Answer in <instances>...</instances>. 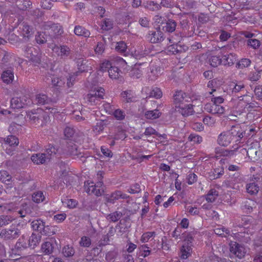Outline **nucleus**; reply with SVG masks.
I'll list each match as a JSON object with an SVG mask.
<instances>
[{"label":"nucleus","mask_w":262,"mask_h":262,"mask_svg":"<svg viewBox=\"0 0 262 262\" xmlns=\"http://www.w3.org/2000/svg\"><path fill=\"white\" fill-rule=\"evenodd\" d=\"M44 28L46 35L48 36V38H50L53 45L56 42H58V39L63 33V30L60 25L52 22L45 25Z\"/></svg>","instance_id":"f257e3e1"},{"label":"nucleus","mask_w":262,"mask_h":262,"mask_svg":"<svg viewBox=\"0 0 262 262\" xmlns=\"http://www.w3.org/2000/svg\"><path fill=\"white\" fill-rule=\"evenodd\" d=\"M27 117L29 118L31 124L43 126L47 122L49 116L41 108L34 110L27 113Z\"/></svg>","instance_id":"f03ea898"},{"label":"nucleus","mask_w":262,"mask_h":262,"mask_svg":"<svg viewBox=\"0 0 262 262\" xmlns=\"http://www.w3.org/2000/svg\"><path fill=\"white\" fill-rule=\"evenodd\" d=\"M24 52L25 57L29 61L35 64L40 63L41 53L38 47L28 45L25 47Z\"/></svg>","instance_id":"7ed1b4c3"},{"label":"nucleus","mask_w":262,"mask_h":262,"mask_svg":"<svg viewBox=\"0 0 262 262\" xmlns=\"http://www.w3.org/2000/svg\"><path fill=\"white\" fill-rule=\"evenodd\" d=\"M20 235V230L15 226L10 228L3 229L0 232V237L6 241L15 239Z\"/></svg>","instance_id":"20e7f679"},{"label":"nucleus","mask_w":262,"mask_h":262,"mask_svg":"<svg viewBox=\"0 0 262 262\" xmlns=\"http://www.w3.org/2000/svg\"><path fill=\"white\" fill-rule=\"evenodd\" d=\"M19 23L18 24V31L23 36L25 41H28L30 38L33 36L34 33L33 28L32 26L25 21L20 22V18L18 19Z\"/></svg>","instance_id":"39448f33"},{"label":"nucleus","mask_w":262,"mask_h":262,"mask_svg":"<svg viewBox=\"0 0 262 262\" xmlns=\"http://www.w3.org/2000/svg\"><path fill=\"white\" fill-rule=\"evenodd\" d=\"M0 68L3 70L2 74L3 81L7 84L12 83L14 79V68L12 64L0 66Z\"/></svg>","instance_id":"423d86ee"},{"label":"nucleus","mask_w":262,"mask_h":262,"mask_svg":"<svg viewBox=\"0 0 262 262\" xmlns=\"http://www.w3.org/2000/svg\"><path fill=\"white\" fill-rule=\"evenodd\" d=\"M230 251L232 254L239 259L244 258L246 251L244 246L236 242H231L230 243Z\"/></svg>","instance_id":"0eeeda50"},{"label":"nucleus","mask_w":262,"mask_h":262,"mask_svg":"<svg viewBox=\"0 0 262 262\" xmlns=\"http://www.w3.org/2000/svg\"><path fill=\"white\" fill-rule=\"evenodd\" d=\"M11 106L14 109L26 107L31 103V100L26 96L14 97L11 100Z\"/></svg>","instance_id":"6e6552de"},{"label":"nucleus","mask_w":262,"mask_h":262,"mask_svg":"<svg viewBox=\"0 0 262 262\" xmlns=\"http://www.w3.org/2000/svg\"><path fill=\"white\" fill-rule=\"evenodd\" d=\"M28 242V239L23 235L18 239L14 248H12V253L15 255L21 256L23 251L29 247Z\"/></svg>","instance_id":"1a4fd4ad"},{"label":"nucleus","mask_w":262,"mask_h":262,"mask_svg":"<svg viewBox=\"0 0 262 262\" xmlns=\"http://www.w3.org/2000/svg\"><path fill=\"white\" fill-rule=\"evenodd\" d=\"M148 68V63L147 62H142L136 63L134 68L129 72V75L131 77L134 79H138L140 78L143 74L145 68Z\"/></svg>","instance_id":"9d476101"},{"label":"nucleus","mask_w":262,"mask_h":262,"mask_svg":"<svg viewBox=\"0 0 262 262\" xmlns=\"http://www.w3.org/2000/svg\"><path fill=\"white\" fill-rule=\"evenodd\" d=\"M120 198L123 199H126L129 198V196L126 194L123 193L120 190H116L112 192L111 194H105L104 196L105 200L107 202L114 204L116 200H119Z\"/></svg>","instance_id":"9b49d317"},{"label":"nucleus","mask_w":262,"mask_h":262,"mask_svg":"<svg viewBox=\"0 0 262 262\" xmlns=\"http://www.w3.org/2000/svg\"><path fill=\"white\" fill-rule=\"evenodd\" d=\"M176 110L181 113L183 116L186 117L192 115L194 111L193 105L191 104L181 103L176 105Z\"/></svg>","instance_id":"f8f14e48"},{"label":"nucleus","mask_w":262,"mask_h":262,"mask_svg":"<svg viewBox=\"0 0 262 262\" xmlns=\"http://www.w3.org/2000/svg\"><path fill=\"white\" fill-rule=\"evenodd\" d=\"M227 133L230 135L232 139L236 141H240L244 137L243 134H245V132H241V128L238 126H232L231 129Z\"/></svg>","instance_id":"ddd939ff"},{"label":"nucleus","mask_w":262,"mask_h":262,"mask_svg":"<svg viewBox=\"0 0 262 262\" xmlns=\"http://www.w3.org/2000/svg\"><path fill=\"white\" fill-rule=\"evenodd\" d=\"M55 246H57L55 239L54 238H51L49 241H47L42 244L41 250L44 253L46 254H50L53 252V250L55 248Z\"/></svg>","instance_id":"4468645a"},{"label":"nucleus","mask_w":262,"mask_h":262,"mask_svg":"<svg viewBox=\"0 0 262 262\" xmlns=\"http://www.w3.org/2000/svg\"><path fill=\"white\" fill-rule=\"evenodd\" d=\"M53 48V50L55 52H57V49H60V52L58 54V55L60 56L61 58L66 59L71 54L70 49L67 46H60L58 47L54 43Z\"/></svg>","instance_id":"2eb2a0df"},{"label":"nucleus","mask_w":262,"mask_h":262,"mask_svg":"<svg viewBox=\"0 0 262 262\" xmlns=\"http://www.w3.org/2000/svg\"><path fill=\"white\" fill-rule=\"evenodd\" d=\"M67 154L70 156L78 157L81 155V152L78 150V146L73 142L70 141L67 143V149H66Z\"/></svg>","instance_id":"dca6fc26"},{"label":"nucleus","mask_w":262,"mask_h":262,"mask_svg":"<svg viewBox=\"0 0 262 262\" xmlns=\"http://www.w3.org/2000/svg\"><path fill=\"white\" fill-rule=\"evenodd\" d=\"M233 140L227 132L221 133L217 139L218 143L223 146H228Z\"/></svg>","instance_id":"f3484780"},{"label":"nucleus","mask_w":262,"mask_h":262,"mask_svg":"<svg viewBox=\"0 0 262 262\" xmlns=\"http://www.w3.org/2000/svg\"><path fill=\"white\" fill-rule=\"evenodd\" d=\"M160 28L158 27L157 28V31H151V34H149L151 35L150 40L152 43H156L158 42L162 41L164 40L163 32L160 30Z\"/></svg>","instance_id":"a211bd4d"},{"label":"nucleus","mask_w":262,"mask_h":262,"mask_svg":"<svg viewBox=\"0 0 262 262\" xmlns=\"http://www.w3.org/2000/svg\"><path fill=\"white\" fill-rule=\"evenodd\" d=\"M162 29L167 32H172L176 30V22L172 19H168L166 23H162Z\"/></svg>","instance_id":"6ab92c4d"},{"label":"nucleus","mask_w":262,"mask_h":262,"mask_svg":"<svg viewBox=\"0 0 262 262\" xmlns=\"http://www.w3.org/2000/svg\"><path fill=\"white\" fill-rule=\"evenodd\" d=\"M31 226L33 230L39 231L40 233L43 230L47 232V230L45 229V222L40 219L32 221Z\"/></svg>","instance_id":"aec40b11"},{"label":"nucleus","mask_w":262,"mask_h":262,"mask_svg":"<svg viewBox=\"0 0 262 262\" xmlns=\"http://www.w3.org/2000/svg\"><path fill=\"white\" fill-rule=\"evenodd\" d=\"M74 32L76 35L81 36L84 37H89L91 34L89 30L86 29L85 28L80 25H77L75 27Z\"/></svg>","instance_id":"412c9836"},{"label":"nucleus","mask_w":262,"mask_h":262,"mask_svg":"<svg viewBox=\"0 0 262 262\" xmlns=\"http://www.w3.org/2000/svg\"><path fill=\"white\" fill-rule=\"evenodd\" d=\"M41 239V236L37 235L33 233L31 236L28 239V247L34 249L39 243Z\"/></svg>","instance_id":"4be33fe9"},{"label":"nucleus","mask_w":262,"mask_h":262,"mask_svg":"<svg viewBox=\"0 0 262 262\" xmlns=\"http://www.w3.org/2000/svg\"><path fill=\"white\" fill-rule=\"evenodd\" d=\"M31 160L37 164H44L48 161L46 159L45 155L43 153H38L33 155L31 156Z\"/></svg>","instance_id":"5701e85b"},{"label":"nucleus","mask_w":262,"mask_h":262,"mask_svg":"<svg viewBox=\"0 0 262 262\" xmlns=\"http://www.w3.org/2000/svg\"><path fill=\"white\" fill-rule=\"evenodd\" d=\"M236 59L233 54H226L223 56V64L231 66L234 64Z\"/></svg>","instance_id":"b1692460"},{"label":"nucleus","mask_w":262,"mask_h":262,"mask_svg":"<svg viewBox=\"0 0 262 262\" xmlns=\"http://www.w3.org/2000/svg\"><path fill=\"white\" fill-rule=\"evenodd\" d=\"M57 151V149L55 147V146L52 145H49L46 151L43 152V154L45 155L46 159H47L48 161H50L52 157L56 154Z\"/></svg>","instance_id":"393cba45"},{"label":"nucleus","mask_w":262,"mask_h":262,"mask_svg":"<svg viewBox=\"0 0 262 262\" xmlns=\"http://www.w3.org/2000/svg\"><path fill=\"white\" fill-rule=\"evenodd\" d=\"M191 249V247L189 245V243H187V244L183 245L181 248V258L182 259H186L189 256L191 255V253L190 252V250Z\"/></svg>","instance_id":"a878e982"},{"label":"nucleus","mask_w":262,"mask_h":262,"mask_svg":"<svg viewBox=\"0 0 262 262\" xmlns=\"http://www.w3.org/2000/svg\"><path fill=\"white\" fill-rule=\"evenodd\" d=\"M4 142L9 144L11 147H15L18 145V139L15 135H9L6 138L4 139Z\"/></svg>","instance_id":"bb28decb"},{"label":"nucleus","mask_w":262,"mask_h":262,"mask_svg":"<svg viewBox=\"0 0 262 262\" xmlns=\"http://www.w3.org/2000/svg\"><path fill=\"white\" fill-rule=\"evenodd\" d=\"M122 215L123 214L122 212L116 211L113 213L107 214L106 218L110 222H116L122 216Z\"/></svg>","instance_id":"cd10ccee"},{"label":"nucleus","mask_w":262,"mask_h":262,"mask_svg":"<svg viewBox=\"0 0 262 262\" xmlns=\"http://www.w3.org/2000/svg\"><path fill=\"white\" fill-rule=\"evenodd\" d=\"M37 103L40 105H46L51 102L50 98H49L46 95L38 94L36 96Z\"/></svg>","instance_id":"c85d7f7f"},{"label":"nucleus","mask_w":262,"mask_h":262,"mask_svg":"<svg viewBox=\"0 0 262 262\" xmlns=\"http://www.w3.org/2000/svg\"><path fill=\"white\" fill-rule=\"evenodd\" d=\"M224 173L223 168H215L213 171L209 173V177L210 180H214L220 178Z\"/></svg>","instance_id":"c756f323"},{"label":"nucleus","mask_w":262,"mask_h":262,"mask_svg":"<svg viewBox=\"0 0 262 262\" xmlns=\"http://www.w3.org/2000/svg\"><path fill=\"white\" fill-rule=\"evenodd\" d=\"M12 177L8 171L2 170L0 171V181L7 185L11 184Z\"/></svg>","instance_id":"7c9ffc66"},{"label":"nucleus","mask_w":262,"mask_h":262,"mask_svg":"<svg viewBox=\"0 0 262 262\" xmlns=\"http://www.w3.org/2000/svg\"><path fill=\"white\" fill-rule=\"evenodd\" d=\"M161 113L158 110H154L152 111H148L145 113V117L148 119H156L160 117Z\"/></svg>","instance_id":"2f4dec72"},{"label":"nucleus","mask_w":262,"mask_h":262,"mask_svg":"<svg viewBox=\"0 0 262 262\" xmlns=\"http://www.w3.org/2000/svg\"><path fill=\"white\" fill-rule=\"evenodd\" d=\"M52 84L54 86L59 88L63 86L66 83V78L62 77H52Z\"/></svg>","instance_id":"473e14b6"},{"label":"nucleus","mask_w":262,"mask_h":262,"mask_svg":"<svg viewBox=\"0 0 262 262\" xmlns=\"http://www.w3.org/2000/svg\"><path fill=\"white\" fill-rule=\"evenodd\" d=\"M14 219L11 215H0V227L8 225Z\"/></svg>","instance_id":"72a5a7b5"},{"label":"nucleus","mask_w":262,"mask_h":262,"mask_svg":"<svg viewBox=\"0 0 262 262\" xmlns=\"http://www.w3.org/2000/svg\"><path fill=\"white\" fill-rule=\"evenodd\" d=\"M258 190L259 187L254 182L249 183L247 185V191L251 195L256 194L258 192Z\"/></svg>","instance_id":"f704fd0d"},{"label":"nucleus","mask_w":262,"mask_h":262,"mask_svg":"<svg viewBox=\"0 0 262 262\" xmlns=\"http://www.w3.org/2000/svg\"><path fill=\"white\" fill-rule=\"evenodd\" d=\"M186 94L182 91H180L177 92L176 94L173 96V100L174 103L178 105L181 103H183V101L184 100Z\"/></svg>","instance_id":"c9c22d12"},{"label":"nucleus","mask_w":262,"mask_h":262,"mask_svg":"<svg viewBox=\"0 0 262 262\" xmlns=\"http://www.w3.org/2000/svg\"><path fill=\"white\" fill-rule=\"evenodd\" d=\"M108 72L109 76L112 79H118L120 76V70L116 67L111 66Z\"/></svg>","instance_id":"e433bc0d"},{"label":"nucleus","mask_w":262,"mask_h":262,"mask_svg":"<svg viewBox=\"0 0 262 262\" xmlns=\"http://www.w3.org/2000/svg\"><path fill=\"white\" fill-rule=\"evenodd\" d=\"M32 5V2L29 0L19 1L17 3V7L21 10H26Z\"/></svg>","instance_id":"4c0bfd02"},{"label":"nucleus","mask_w":262,"mask_h":262,"mask_svg":"<svg viewBox=\"0 0 262 262\" xmlns=\"http://www.w3.org/2000/svg\"><path fill=\"white\" fill-rule=\"evenodd\" d=\"M35 39L38 43L43 44L48 41H51L49 38L45 34V29L44 28V32L39 34L38 35L36 36Z\"/></svg>","instance_id":"58836bf2"},{"label":"nucleus","mask_w":262,"mask_h":262,"mask_svg":"<svg viewBox=\"0 0 262 262\" xmlns=\"http://www.w3.org/2000/svg\"><path fill=\"white\" fill-rule=\"evenodd\" d=\"M21 125L15 122H12L8 128V131L11 135H15L18 133L19 130L21 129Z\"/></svg>","instance_id":"ea45409f"},{"label":"nucleus","mask_w":262,"mask_h":262,"mask_svg":"<svg viewBox=\"0 0 262 262\" xmlns=\"http://www.w3.org/2000/svg\"><path fill=\"white\" fill-rule=\"evenodd\" d=\"M209 62L210 64L212 67H217L218 66L220 65L221 63L223 62V58H221L219 56H212L209 58Z\"/></svg>","instance_id":"a19ab883"},{"label":"nucleus","mask_w":262,"mask_h":262,"mask_svg":"<svg viewBox=\"0 0 262 262\" xmlns=\"http://www.w3.org/2000/svg\"><path fill=\"white\" fill-rule=\"evenodd\" d=\"M121 96L126 99V102H130L134 101V97L131 90H127L122 92Z\"/></svg>","instance_id":"79ce46f5"},{"label":"nucleus","mask_w":262,"mask_h":262,"mask_svg":"<svg viewBox=\"0 0 262 262\" xmlns=\"http://www.w3.org/2000/svg\"><path fill=\"white\" fill-rule=\"evenodd\" d=\"M22 208L25 210V214H28L31 216H35L36 212L33 210V207L30 205L23 204L21 205Z\"/></svg>","instance_id":"37998d69"},{"label":"nucleus","mask_w":262,"mask_h":262,"mask_svg":"<svg viewBox=\"0 0 262 262\" xmlns=\"http://www.w3.org/2000/svg\"><path fill=\"white\" fill-rule=\"evenodd\" d=\"M113 21L112 20L105 18L102 22V28L105 31H108L113 28Z\"/></svg>","instance_id":"c03bdc74"},{"label":"nucleus","mask_w":262,"mask_h":262,"mask_svg":"<svg viewBox=\"0 0 262 262\" xmlns=\"http://www.w3.org/2000/svg\"><path fill=\"white\" fill-rule=\"evenodd\" d=\"M44 199L45 196L41 191L34 192L32 195V200L35 203H39L42 202Z\"/></svg>","instance_id":"a18cd8bd"},{"label":"nucleus","mask_w":262,"mask_h":262,"mask_svg":"<svg viewBox=\"0 0 262 262\" xmlns=\"http://www.w3.org/2000/svg\"><path fill=\"white\" fill-rule=\"evenodd\" d=\"M225 111V109L223 106H221L219 105H213L211 106L209 112L211 114H223Z\"/></svg>","instance_id":"49530a36"},{"label":"nucleus","mask_w":262,"mask_h":262,"mask_svg":"<svg viewBox=\"0 0 262 262\" xmlns=\"http://www.w3.org/2000/svg\"><path fill=\"white\" fill-rule=\"evenodd\" d=\"M162 96V92L159 88H155L149 93V97L160 98Z\"/></svg>","instance_id":"de8ad7c7"},{"label":"nucleus","mask_w":262,"mask_h":262,"mask_svg":"<svg viewBox=\"0 0 262 262\" xmlns=\"http://www.w3.org/2000/svg\"><path fill=\"white\" fill-rule=\"evenodd\" d=\"M75 133V130L73 127L67 126L64 129V135L67 139H72Z\"/></svg>","instance_id":"09e8293b"},{"label":"nucleus","mask_w":262,"mask_h":262,"mask_svg":"<svg viewBox=\"0 0 262 262\" xmlns=\"http://www.w3.org/2000/svg\"><path fill=\"white\" fill-rule=\"evenodd\" d=\"M247 45L253 49H256L260 46V42L256 39H248L247 40Z\"/></svg>","instance_id":"8fccbe9b"},{"label":"nucleus","mask_w":262,"mask_h":262,"mask_svg":"<svg viewBox=\"0 0 262 262\" xmlns=\"http://www.w3.org/2000/svg\"><path fill=\"white\" fill-rule=\"evenodd\" d=\"M232 93H236L240 91H242L244 88L245 85L244 84L242 83L241 82H239L238 83L235 84L234 83H233L232 84L230 85V86H232Z\"/></svg>","instance_id":"3c124183"},{"label":"nucleus","mask_w":262,"mask_h":262,"mask_svg":"<svg viewBox=\"0 0 262 262\" xmlns=\"http://www.w3.org/2000/svg\"><path fill=\"white\" fill-rule=\"evenodd\" d=\"M214 233L220 236L223 237L224 236V233L227 235L230 234V231L229 229L225 227L217 228L214 230Z\"/></svg>","instance_id":"603ef678"},{"label":"nucleus","mask_w":262,"mask_h":262,"mask_svg":"<svg viewBox=\"0 0 262 262\" xmlns=\"http://www.w3.org/2000/svg\"><path fill=\"white\" fill-rule=\"evenodd\" d=\"M78 69H79V71L74 73L73 76H70L69 78H67V79L66 78V81H67V84L69 88H70L71 86H72L73 85V83L75 80L74 75H75L76 76H77L78 73H81L85 70L84 69L82 70L80 68H79Z\"/></svg>","instance_id":"864d4df0"},{"label":"nucleus","mask_w":262,"mask_h":262,"mask_svg":"<svg viewBox=\"0 0 262 262\" xmlns=\"http://www.w3.org/2000/svg\"><path fill=\"white\" fill-rule=\"evenodd\" d=\"M12 55L7 51H4V55L0 66L7 65L6 63L10 61Z\"/></svg>","instance_id":"5fc2aeb1"},{"label":"nucleus","mask_w":262,"mask_h":262,"mask_svg":"<svg viewBox=\"0 0 262 262\" xmlns=\"http://www.w3.org/2000/svg\"><path fill=\"white\" fill-rule=\"evenodd\" d=\"M251 63V60L247 58L242 59L237 63L236 67L238 68L243 69L244 68L248 67Z\"/></svg>","instance_id":"6e6d98bb"},{"label":"nucleus","mask_w":262,"mask_h":262,"mask_svg":"<svg viewBox=\"0 0 262 262\" xmlns=\"http://www.w3.org/2000/svg\"><path fill=\"white\" fill-rule=\"evenodd\" d=\"M79 244L82 247H89L91 244V239L89 237L84 236L81 238Z\"/></svg>","instance_id":"4d7b16f0"},{"label":"nucleus","mask_w":262,"mask_h":262,"mask_svg":"<svg viewBox=\"0 0 262 262\" xmlns=\"http://www.w3.org/2000/svg\"><path fill=\"white\" fill-rule=\"evenodd\" d=\"M62 253L66 257H70L74 255L75 251L73 248L67 246L63 248Z\"/></svg>","instance_id":"13d9d810"},{"label":"nucleus","mask_w":262,"mask_h":262,"mask_svg":"<svg viewBox=\"0 0 262 262\" xmlns=\"http://www.w3.org/2000/svg\"><path fill=\"white\" fill-rule=\"evenodd\" d=\"M127 46L124 41H120L117 42L116 46V50L120 53H124L126 50Z\"/></svg>","instance_id":"bf43d9fd"},{"label":"nucleus","mask_w":262,"mask_h":262,"mask_svg":"<svg viewBox=\"0 0 262 262\" xmlns=\"http://www.w3.org/2000/svg\"><path fill=\"white\" fill-rule=\"evenodd\" d=\"M114 116L117 120H122L124 119L125 114L124 111L117 109L114 112Z\"/></svg>","instance_id":"052dcab7"},{"label":"nucleus","mask_w":262,"mask_h":262,"mask_svg":"<svg viewBox=\"0 0 262 262\" xmlns=\"http://www.w3.org/2000/svg\"><path fill=\"white\" fill-rule=\"evenodd\" d=\"M88 185V186L85 185V190L89 194H93L96 190V186L94 185L93 182L89 183Z\"/></svg>","instance_id":"680f3d73"},{"label":"nucleus","mask_w":262,"mask_h":262,"mask_svg":"<svg viewBox=\"0 0 262 262\" xmlns=\"http://www.w3.org/2000/svg\"><path fill=\"white\" fill-rule=\"evenodd\" d=\"M141 191L140 186L139 184L136 183L131 185L128 191L130 193H139Z\"/></svg>","instance_id":"e2e57ef3"},{"label":"nucleus","mask_w":262,"mask_h":262,"mask_svg":"<svg viewBox=\"0 0 262 262\" xmlns=\"http://www.w3.org/2000/svg\"><path fill=\"white\" fill-rule=\"evenodd\" d=\"M254 92L257 99L262 101V85L256 86Z\"/></svg>","instance_id":"0e129e2a"},{"label":"nucleus","mask_w":262,"mask_h":262,"mask_svg":"<svg viewBox=\"0 0 262 262\" xmlns=\"http://www.w3.org/2000/svg\"><path fill=\"white\" fill-rule=\"evenodd\" d=\"M188 139L191 141H193L196 143H200L202 141V137L199 135H195L194 134H190L188 137Z\"/></svg>","instance_id":"69168bd1"},{"label":"nucleus","mask_w":262,"mask_h":262,"mask_svg":"<svg viewBox=\"0 0 262 262\" xmlns=\"http://www.w3.org/2000/svg\"><path fill=\"white\" fill-rule=\"evenodd\" d=\"M262 71V70L258 71V72L255 73H251L249 75V79L252 81H257L260 77V75H259L260 72Z\"/></svg>","instance_id":"338daca9"},{"label":"nucleus","mask_w":262,"mask_h":262,"mask_svg":"<svg viewBox=\"0 0 262 262\" xmlns=\"http://www.w3.org/2000/svg\"><path fill=\"white\" fill-rule=\"evenodd\" d=\"M197 176L194 173H190L187 176V183L188 184L191 185L197 181Z\"/></svg>","instance_id":"774afa93"}]
</instances>
